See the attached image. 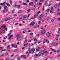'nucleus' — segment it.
I'll list each match as a JSON object with an SVG mask.
<instances>
[{
  "label": "nucleus",
  "mask_w": 60,
  "mask_h": 60,
  "mask_svg": "<svg viewBox=\"0 0 60 60\" xmlns=\"http://www.w3.org/2000/svg\"><path fill=\"white\" fill-rule=\"evenodd\" d=\"M16 38L17 39V40L18 41H20V36H19V34L17 35L16 36Z\"/></svg>",
  "instance_id": "obj_1"
},
{
  "label": "nucleus",
  "mask_w": 60,
  "mask_h": 60,
  "mask_svg": "<svg viewBox=\"0 0 60 60\" xmlns=\"http://www.w3.org/2000/svg\"><path fill=\"white\" fill-rule=\"evenodd\" d=\"M41 52H43V53H42V55H44L45 54V53H47V51H45L43 50H41Z\"/></svg>",
  "instance_id": "obj_2"
},
{
  "label": "nucleus",
  "mask_w": 60,
  "mask_h": 60,
  "mask_svg": "<svg viewBox=\"0 0 60 60\" xmlns=\"http://www.w3.org/2000/svg\"><path fill=\"white\" fill-rule=\"evenodd\" d=\"M41 33L42 34H44L46 33V31L45 30H43L42 31Z\"/></svg>",
  "instance_id": "obj_3"
},
{
  "label": "nucleus",
  "mask_w": 60,
  "mask_h": 60,
  "mask_svg": "<svg viewBox=\"0 0 60 60\" xmlns=\"http://www.w3.org/2000/svg\"><path fill=\"white\" fill-rule=\"evenodd\" d=\"M27 16L26 15H24L23 16V18H22V20H25L26 19V18Z\"/></svg>",
  "instance_id": "obj_4"
},
{
  "label": "nucleus",
  "mask_w": 60,
  "mask_h": 60,
  "mask_svg": "<svg viewBox=\"0 0 60 60\" xmlns=\"http://www.w3.org/2000/svg\"><path fill=\"white\" fill-rule=\"evenodd\" d=\"M43 15L42 14H41L40 16L38 19H41V17H43Z\"/></svg>",
  "instance_id": "obj_5"
},
{
  "label": "nucleus",
  "mask_w": 60,
  "mask_h": 60,
  "mask_svg": "<svg viewBox=\"0 0 60 60\" xmlns=\"http://www.w3.org/2000/svg\"><path fill=\"white\" fill-rule=\"evenodd\" d=\"M34 24H35V22L34 21H32L30 24V25L31 26L32 25H34Z\"/></svg>",
  "instance_id": "obj_6"
},
{
  "label": "nucleus",
  "mask_w": 60,
  "mask_h": 60,
  "mask_svg": "<svg viewBox=\"0 0 60 60\" xmlns=\"http://www.w3.org/2000/svg\"><path fill=\"white\" fill-rule=\"evenodd\" d=\"M10 18L8 17L6 19H5L4 20V21H7V20H10Z\"/></svg>",
  "instance_id": "obj_7"
},
{
  "label": "nucleus",
  "mask_w": 60,
  "mask_h": 60,
  "mask_svg": "<svg viewBox=\"0 0 60 60\" xmlns=\"http://www.w3.org/2000/svg\"><path fill=\"white\" fill-rule=\"evenodd\" d=\"M5 2H4L3 3H1L0 5H2V6H4V5H5Z\"/></svg>",
  "instance_id": "obj_8"
},
{
  "label": "nucleus",
  "mask_w": 60,
  "mask_h": 60,
  "mask_svg": "<svg viewBox=\"0 0 60 60\" xmlns=\"http://www.w3.org/2000/svg\"><path fill=\"white\" fill-rule=\"evenodd\" d=\"M42 53H43V52H41H41H39L38 54V56H41V55H42Z\"/></svg>",
  "instance_id": "obj_9"
},
{
  "label": "nucleus",
  "mask_w": 60,
  "mask_h": 60,
  "mask_svg": "<svg viewBox=\"0 0 60 60\" xmlns=\"http://www.w3.org/2000/svg\"><path fill=\"white\" fill-rule=\"evenodd\" d=\"M29 53H31V52L32 51V50H31H31H30V48H29Z\"/></svg>",
  "instance_id": "obj_10"
},
{
  "label": "nucleus",
  "mask_w": 60,
  "mask_h": 60,
  "mask_svg": "<svg viewBox=\"0 0 60 60\" xmlns=\"http://www.w3.org/2000/svg\"><path fill=\"white\" fill-rule=\"evenodd\" d=\"M46 34L47 35H49V34H51V33L49 32H48Z\"/></svg>",
  "instance_id": "obj_11"
},
{
  "label": "nucleus",
  "mask_w": 60,
  "mask_h": 60,
  "mask_svg": "<svg viewBox=\"0 0 60 60\" xmlns=\"http://www.w3.org/2000/svg\"><path fill=\"white\" fill-rule=\"evenodd\" d=\"M35 49H34V48H32L31 49V50H32V52H34L35 51Z\"/></svg>",
  "instance_id": "obj_12"
},
{
  "label": "nucleus",
  "mask_w": 60,
  "mask_h": 60,
  "mask_svg": "<svg viewBox=\"0 0 60 60\" xmlns=\"http://www.w3.org/2000/svg\"><path fill=\"white\" fill-rule=\"evenodd\" d=\"M11 46L10 45H9L7 47V49H10V47Z\"/></svg>",
  "instance_id": "obj_13"
},
{
  "label": "nucleus",
  "mask_w": 60,
  "mask_h": 60,
  "mask_svg": "<svg viewBox=\"0 0 60 60\" xmlns=\"http://www.w3.org/2000/svg\"><path fill=\"white\" fill-rule=\"evenodd\" d=\"M54 7L55 8H56L57 7V5L56 4L54 5Z\"/></svg>",
  "instance_id": "obj_14"
},
{
  "label": "nucleus",
  "mask_w": 60,
  "mask_h": 60,
  "mask_svg": "<svg viewBox=\"0 0 60 60\" xmlns=\"http://www.w3.org/2000/svg\"><path fill=\"white\" fill-rule=\"evenodd\" d=\"M45 41H46V42H47L48 43L49 42V41L48 40L45 39Z\"/></svg>",
  "instance_id": "obj_15"
},
{
  "label": "nucleus",
  "mask_w": 60,
  "mask_h": 60,
  "mask_svg": "<svg viewBox=\"0 0 60 60\" xmlns=\"http://www.w3.org/2000/svg\"><path fill=\"white\" fill-rule=\"evenodd\" d=\"M39 56L38 54H35L34 55V56Z\"/></svg>",
  "instance_id": "obj_16"
},
{
  "label": "nucleus",
  "mask_w": 60,
  "mask_h": 60,
  "mask_svg": "<svg viewBox=\"0 0 60 60\" xmlns=\"http://www.w3.org/2000/svg\"><path fill=\"white\" fill-rule=\"evenodd\" d=\"M21 57H22V58H23V57H24L26 55H21Z\"/></svg>",
  "instance_id": "obj_17"
},
{
  "label": "nucleus",
  "mask_w": 60,
  "mask_h": 60,
  "mask_svg": "<svg viewBox=\"0 0 60 60\" xmlns=\"http://www.w3.org/2000/svg\"><path fill=\"white\" fill-rule=\"evenodd\" d=\"M6 5L8 6H10V4L8 3H7Z\"/></svg>",
  "instance_id": "obj_18"
},
{
  "label": "nucleus",
  "mask_w": 60,
  "mask_h": 60,
  "mask_svg": "<svg viewBox=\"0 0 60 60\" xmlns=\"http://www.w3.org/2000/svg\"><path fill=\"white\" fill-rule=\"evenodd\" d=\"M52 44L53 45H54V46L55 45V43L54 42H52Z\"/></svg>",
  "instance_id": "obj_19"
},
{
  "label": "nucleus",
  "mask_w": 60,
  "mask_h": 60,
  "mask_svg": "<svg viewBox=\"0 0 60 60\" xmlns=\"http://www.w3.org/2000/svg\"><path fill=\"white\" fill-rule=\"evenodd\" d=\"M36 52H38V51H39V49H36Z\"/></svg>",
  "instance_id": "obj_20"
},
{
  "label": "nucleus",
  "mask_w": 60,
  "mask_h": 60,
  "mask_svg": "<svg viewBox=\"0 0 60 60\" xmlns=\"http://www.w3.org/2000/svg\"><path fill=\"white\" fill-rule=\"evenodd\" d=\"M54 19H52L51 20V22H52V23H53V22H54Z\"/></svg>",
  "instance_id": "obj_21"
},
{
  "label": "nucleus",
  "mask_w": 60,
  "mask_h": 60,
  "mask_svg": "<svg viewBox=\"0 0 60 60\" xmlns=\"http://www.w3.org/2000/svg\"><path fill=\"white\" fill-rule=\"evenodd\" d=\"M50 18L49 17H47L46 19L45 20H48V19H49Z\"/></svg>",
  "instance_id": "obj_22"
},
{
  "label": "nucleus",
  "mask_w": 60,
  "mask_h": 60,
  "mask_svg": "<svg viewBox=\"0 0 60 60\" xmlns=\"http://www.w3.org/2000/svg\"><path fill=\"white\" fill-rule=\"evenodd\" d=\"M6 8H7V6H5L4 7V10H6Z\"/></svg>",
  "instance_id": "obj_23"
},
{
  "label": "nucleus",
  "mask_w": 60,
  "mask_h": 60,
  "mask_svg": "<svg viewBox=\"0 0 60 60\" xmlns=\"http://www.w3.org/2000/svg\"><path fill=\"white\" fill-rule=\"evenodd\" d=\"M41 4V3H38L37 4V5H40Z\"/></svg>",
  "instance_id": "obj_24"
},
{
  "label": "nucleus",
  "mask_w": 60,
  "mask_h": 60,
  "mask_svg": "<svg viewBox=\"0 0 60 60\" xmlns=\"http://www.w3.org/2000/svg\"><path fill=\"white\" fill-rule=\"evenodd\" d=\"M23 4H24V5H27V4L25 3H23Z\"/></svg>",
  "instance_id": "obj_25"
},
{
  "label": "nucleus",
  "mask_w": 60,
  "mask_h": 60,
  "mask_svg": "<svg viewBox=\"0 0 60 60\" xmlns=\"http://www.w3.org/2000/svg\"><path fill=\"white\" fill-rule=\"evenodd\" d=\"M17 6L18 8H19V7H20V6L19 5H17Z\"/></svg>",
  "instance_id": "obj_26"
},
{
  "label": "nucleus",
  "mask_w": 60,
  "mask_h": 60,
  "mask_svg": "<svg viewBox=\"0 0 60 60\" xmlns=\"http://www.w3.org/2000/svg\"><path fill=\"white\" fill-rule=\"evenodd\" d=\"M10 4H12V1H10Z\"/></svg>",
  "instance_id": "obj_27"
},
{
  "label": "nucleus",
  "mask_w": 60,
  "mask_h": 60,
  "mask_svg": "<svg viewBox=\"0 0 60 60\" xmlns=\"http://www.w3.org/2000/svg\"><path fill=\"white\" fill-rule=\"evenodd\" d=\"M57 52H60V50H57Z\"/></svg>",
  "instance_id": "obj_28"
},
{
  "label": "nucleus",
  "mask_w": 60,
  "mask_h": 60,
  "mask_svg": "<svg viewBox=\"0 0 60 60\" xmlns=\"http://www.w3.org/2000/svg\"><path fill=\"white\" fill-rule=\"evenodd\" d=\"M49 10H50L49 9H48L46 11H49Z\"/></svg>",
  "instance_id": "obj_29"
},
{
  "label": "nucleus",
  "mask_w": 60,
  "mask_h": 60,
  "mask_svg": "<svg viewBox=\"0 0 60 60\" xmlns=\"http://www.w3.org/2000/svg\"><path fill=\"white\" fill-rule=\"evenodd\" d=\"M15 11V10H13L12 11V12L13 13H14V11Z\"/></svg>",
  "instance_id": "obj_30"
},
{
  "label": "nucleus",
  "mask_w": 60,
  "mask_h": 60,
  "mask_svg": "<svg viewBox=\"0 0 60 60\" xmlns=\"http://www.w3.org/2000/svg\"><path fill=\"white\" fill-rule=\"evenodd\" d=\"M34 18H35L36 17V15H34Z\"/></svg>",
  "instance_id": "obj_31"
},
{
  "label": "nucleus",
  "mask_w": 60,
  "mask_h": 60,
  "mask_svg": "<svg viewBox=\"0 0 60 60\" xmlns=\"http://www.w3.org/2000/svg\"><path fill=\"white\" fill-rule=\"evenodd\" d=\"M51 9L52 11H53V8L52 7H51Z\"/></svg>",
  "instance_id": "obj_32"
},
{
  "label": "nucleus",
  "mask_w": 60,
  "mask_h": 60,
  "mask_svg": "<svg viewBox=\"0 0 60 60\" xmlns=\"http://www.w3.org/2000/svg\"><path fill=\"white\" fill-rule=\"evenodd\" d=\"M15 46V45L12 44L11 45V47H14Z\"/></svg>",
  "instance_id": "obj_33"
},
{
  "label": "nucleus",
  "mask_w": 60,
  "mask_h": 60,
  "mask_svg": "<svg viewBox=\"0 0 60 60\" xmlns=\"http://www.w3.org/2000/svg\"><path fill=\"white\" fill-rule=\"evenodd\" d=\"M38 49H39H39H41V48L39 47H38Z\"/></svg>",
  "instance_id": "obj_34"
},
{
  "label": "nucleus",
  "mask_w": 60,
  "mask_h": 60,
  "mask_svg": "<svg viewBox=\"0 0 60 60\" xmlns=\"http://www.w3.org/2000/svg\"><path fill=\"white\" fill-rule=\"evenodd\" d=\"M48 4V3H45V5H47Z\"/></svg>",
  "instance_id": "obj_35"
},
{
  "label": "nucleus",
  "mask_w": 60,
  "mask_h": 60,
  "mask_svg": "<svg viewBox=\"0 0 60 60\" xmlns=\"http://www.w3.org/2000/svg\"><path fill=\"white\" fill-rule=\"evenodd\" d=\"M18 24H19V23L17 22L15 24V25H18Z\"/></svg>",
  "instance_id": "obj_36"
},
{
  "label": "nucleus",
  "mask_w": 60,
  "mask_h": 60,
  "mask_svg": "<svg viewBox=\"0 0 60 60\" xmlns=\"http://www.w3.org/2000/svg\"><path fill=\"white\" fill-rule=\"evenodd\" d=\"M51 50H52V51H54L55 50V49H53L52 48H51Z\"/></svg>",
  "instance_id": "obj_37"
},
{
  "label": "nucleus",
  "mask_w": 60,
  "mask_h": 60,
  "mask_svg": "<svg viewBox=\"0 0 60 60\" xmlns=\"http://www.w3.org/2000/svg\"><path fill=\"white\" fill-rule=\"evenodd\" d=\"M11 35V34L9 33L8 34V36H10Z\"/></svg>",
  "instance_id": "obj_38"
},
{
  "label": "nucleus",
  "mask_w": 60,
  "mask_h": 60,
  "mask_svg": "<svg viewBox=\"0 0 60 60\" xmlns=\"http://www.w3.org/2000/svg\"><path fill=\"white\" fill-rule=\"evenodd\" d=\"M2 27H3V28H5V27H6V26H4V25L2 26Z\"/></svg>",
  "instance_id": "obj_39"
},
{
  "label": "nucleus",
  "mask_w": 60,
  "mask_h": 60,
  "mask_svg": "<svg viewBox=\"0 0 60 60\" xmlns=\"http://www.w3.org/2000/svg\"><path fill=\"white\" fill-rule=\"evenodd\" d=\"M57 19L58 20V21H60V18H58Z\"/></svg>",
  "instance_id": "obj_40"
},
{
  "label": "nucleus",
  "mask_w": 60,
  "mask_h": 60,
  "mask_svg": "<svg viewBox=\"0 0 60 60\" xmlns=\"http://www.w3.org/2000/svg\"><path fill=\"white\" fill-rule=\"evenodd\" d=\"M7 38V37H4V39H6Z\"/></svg>",
  "instance_id": "obj_41"
},
{
  "label": "nucleus",
  "mask_w": 60,
  "mask_h": 60,
  "mask_svg": "<svg viewBox=\"0 0 60 60\" xmlns=\"http://www.w3.org/2000/svg\"><path fill=\"white\" fill-rule=\"evenodd\" d=\"M21 12V11H18V12L19 13H20Z\"/></svg>",
  "instance_id": "obj_42"
},
{
  "label": "nucleus",
  "mask_w": 60,
  "mask_h": 60,
  "mask_svg": "<svg viewBox=\"0 0 60 60\" xmlns=\"http://www.w3.org/2000/svg\"><path fill=\"white\" fill-rule=\"evenodd\" d=\"M0 50H2V49H3V47H0Z\"/></svg>",
  "instance_id": "obj_43"
},
{
  "label": "nucleus",
  "mask_w": 60,
  "mask_h": 60,
  "mask_svg": "<svg viewBox=\"0 0 60 60\" xmlns=\"http://www.w3.org/2000/svg\"><path fill=\"white\" fill-rule=\"evenodd\" d=\"M60 15V13H59L57 14V15Z\"/></svg>",
  "instance_id": "obj_44"
},
{
  "label": "nucleus",
  "mask_w": 60,
  "mask_h": 60,
  "mask_svg": "<svg viewBox=\"0 0 60 60\" xmlns=\"http://www.w3.org/2000/svg\"><path fill=\"white\" fill-rule=\"evenodd\" d=\"M31 4H32V3H30L29 4V5H31Z\"/></svg>",
  "instance_id": "obj_45"
},
{
  "label": "nucleus",
  "mask_w": 60,
  "mask_h": 60,
  "mask_svg": "<svg viewBox=\"0 0 60 60\" xmlns=\"http://www.w3.org/2000/svg\"><path fill=\"white\" fill-rule=\"evenodd\" d=\"M56 36L57 37V36H60V34L58 35H57Z\"/></svg>",
  "instance_id": "obj_46"
},
{
  "label": "nucleus",
  "mask_w": 60,
  "mask_h": 60,
  "mask_svg": "<svg viewBox=\"0 0 60 60\" xmlns=\"http://www.w3.org/2000/svg\"><path fill=\"white\" fill-rule=\"evenodd\" d=\"M30 10H31L30 9H29L28 10V12H29V11H30Z\"/></svg>",
  "instance_id": "obj_47"
},
{
  "label": "nucleus",
  "mask_w": 60,
  "mask_h": 60,
  "mask_svg": "<svg viewBox=\"0 0 60 60\" xmlns=\"http://www.w3.org/2000/svg\"><path fill=\"white\" fill-rule=\"evenodd\" d=\"M30 35H33V33H31L30 34Z\"/></svg>",
  "instance_id": "obj_48"
},
{
  "label": "nucleus",
  "mask_w": 60,
  "mask_h": 60,
  "mask_svg": "<svg viewBox=\"0 0 60 60\" xmlns=\"http://www.w3.org/2000/svg\"><path fill=\"white\" fill-rule=\"evenodd\" d=\"M34 41H37V39H34Z\"/></svg>",
  "instance_id": "obj_49"
},
{
  "label": "nucleus",
  "mask_w": 60,
  "mask_h": 60,
  "mask_svg": "<svg viewBox=\"0 0 60 60\" xmlns=\"http://www.w3.org/2000/svg\"><path fill=\"white\" fill-rule=\"evenodd\" d=\"M14 56V54H12L11 55V57H12Z\"/></svg>",
  "instance_id": "obj_50"
},
{
  "label": "nucleus",
  "mask_w": 60,
  "mask_h": 60,
  "mask_svg": "<svg viewBox=\"0 0 60 60\" xmlns=\"http://www.w3.org/2000/svg\"><path fill=\"white\" fill-rule=\"evenodd\" d=\"M41 12V11H39L38 12L37 14H39V13H40Z\"/></svg>",
  "instance_id": "obj_51"
},
{
  "label": "nucleus",
  "mask_w": 60,
  "mask_h": 60,
  "mask_svg": "<svg viewBox=\"0 0 60 60\" xmlns=\"http://www.w3.org/2000/svg\"><path fill=\"white\" fill-rule=\"evenodd\" d=\"M10 37H11V38L12 37H13V35H10Z\"/></svg>",
  "instance_id": "obj_52"
},
{
  "label": "nucleus",
  "mask_w": 60,
  "mask_h": 60,
  "mask_svg": "<svg viewBox=\"0 0 60 60\" xmlns=\"http://www.w3.org/2000/svg\"><path fill=\"white\" fill-rule=\"evenodd\" d=\"M30 16V15H29V14H28V15L27 17L28 18V17H29Z\"/></svg>",
  "instance_id": "obj_53"
},
{
  "label": "nucleus",
  "mask_w": 60,
  "mask_h": 60,
  "mask_svg": "<svg viewBox=\"0 0 60 60\" xmlns=\"http://www.w3.org/2000/svg\"><path fill=\"white\" fill-rule=\"evenodd\" d=\"M16 6H17V5H16V4H15L14 5V7H16Z\"/></svg>",
  "instance_id": "obj_54"
},
{
  "label": "nucleus",
  "mask_w": 60,
  "mask_h": 60,
  "mask_svg": "<svg viewBox=\"0 0 60 60\" xmlns=\"http://www.w3.org/2000/svg\"><path fill=\"white\" fill-rule=\"evenodd\" d=\"M14 48H17V45L15 46L14 47Z\"/></svg>",
  "instance_id": "obj_55"
},
{
  "label": "nucleus",
  "mask_w": 60,
  "mask_h": 60,
  "mask_svg": "<svg viewBox=\"0 0 60 60\" xmlns=\"http://www.w3.org/2000/svg\"><path fill=\"white\" fill-rule=\"evenodd\" d=\"M27 41V40H25V41H24V43H25V42H26Z\"/></svg>",
  "instance_id": "obj_56"
},
{
  "label": "nucleus",
  "mask_w": 60,
  "mask_h": 60,
  "mask_svg": "<svg viewBox=\"0 0 60 60\" xmlns=\"http://www.w3.org/2000/svg\"><path fill=\"white\" fill-rule=\"evenodd\" d=\"M44 49H45H45H46V47H44Z\"/></svg>",
  "instance_id": "obj_57"
},
{
  "label": "nucleus",
  "mask_w": 60,
  "mask_h": 60,
  "mask_svg": "<svg viewBox=\"0 0 60 60\" xmlns=\"http://www.w3.org/2000/svg\"><path fill=\"white\" fill-rule=\"evenodd\" d=\"M51 5V4H49L48 5V6H50V5Z\"/></svg>",
  "instance_id": "obj_58"
},
{
  "label": "nucleus",
  "mask_w": 60,
  "mask_h": 60,
  "mask_svg": "<svg viewBox=\"0 0 60 60\" xmlns=\"http://www.w3.org/2000/svg\"><path fill=\"white\" fill-rule=\"evenodd\" d=\"M8 55V53H6L5 54V55L7 56Z\"/></svg>",
  "instance_id": "obj_59"
},
{
  "label": "nucleus",
  "mask_w": 60,
  "mask_h": 60,
  "mask_svg": "<svg viewBox=\"0 0 60 60\" xmlns=\"http://www.w3.org/2000/svg\"><path fill=\"white\" fill-rule=\"evenodd\" d=\"M44 28H43V27H41V29H43Z\"/></svg>",
  "instance_id": "obj_60"
},
{
  "label": "nucleus",
  "mask_w": 60,
  "mask_h": 60,
  "mask_svg": "<svg viewBox=\"0 0 60 60\" xmlns=\"http://www.w3.org/2000/svg\"><path fill=\"white\" fill-rule=\"evenodd\" d=\"M58 6L59 7H60V4H59L58 5Z\"/></svg>",
  "instance_id": "obj_61"
},
{
  "label": "nucleus",
  "mask_w": 60,
  "mask_h": 60,
  "mask_svg": "<svg viewBox=\"0 0 60 60\" xmlns=\"http://www.w3.org/2000/svg\"><path fill=\"white\" fill-rule=\"evenodd\" d=\"M17 60H20V58H17Z\"/></svg>",
  "instance_id": "obj_62"
},
{
  "label": "nucleus",
  "mask_w": 60,
  "mask_h": 60,
  "mask_svg": "<svg viewBox=\"0 0 60 60\" xmlns=\"http://www.w3.org/2000/svg\"><path fill=\"white\" fill-rule=\"evenodd\" d=\"M53 52H56V50H54Z\"/></svg>",
  "instance_id": "obj_63"
},
{
  "label": "nucleus",
  "mask_w": 60,
  "mask_h": 60,
  "mask_svg": "<svg viewBox=\"0 0 60 60\" xmlns=\"http://www.w3.org/2000/svg\"><path fill=\"white\" fill-rule=\"evenodd\" d=\"M40 1L41 2H42V0H40Z\"/></svg>",
  "instance_id": "obj_64"
}]
</instances>
